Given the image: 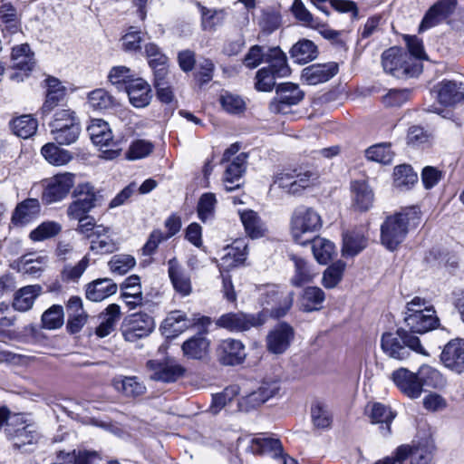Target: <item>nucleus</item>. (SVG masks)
I'll return each instance as SVG.
<instances>
[{
  "mask_svg": "<svg viewBox=\"0 0 464 464\" xmlns=\"http://www.w3.org/2000/svg\"><path fill=\"white\" fill-rule=\"evenodd\" d=\"M381 347L386 355L399 361L408 359L411 352L429 356L419 337L403 329H399L395 333L383 334Z\"/></svg>",
  "mask_w": 464,
  "mask_h": 464,
  "instance_id": "nucleus-1",
  "label": "nucleus"
},
{
  "mask_svg": "<svg viewBox=\"0 0 464 464\" xmlns=\"http://www.w3.org/2000/svg\"><path fill=\"white\" fill-rule=\"evenodd\" d=\"M323 226L321 216L312 208L300 206L292 213L290 233L294 241L305 246Z\"/></svg>",
  "mask_w": 464,
  "mask_h": 464,
  "instance_id": "nucleus-2",
  "label": "nucleus"
},
{
  "mask_svg": "<svg viewBox=\"0 0 464 464\" xmlns=\"http://www.w3.org/2000/svg\"><path fill=\"white\" fill-rule=\"evenodd\" d=\"M50 128L53 140L60 145L74 143L81 132L79 118L76 112L69 108L54 111Z\"/></svg>",
  "mask_w": 464,
  "mask_h": 464,
  "instance_id": "nucleus-3",
  "label": "nucleus"
},
{
  "mask_svg": "<svg viewBox=\"0 0 464 464\" xmlns=\"http://www.w3.org/2000/svg\"><path fill=\"white\" fill-rule=\"evenodd\" d=\"M5 433L15 449L27 451V446L35 445L41 438L38 427L24 414L10 417Z\"/></svg>",
  "mask_w": 464,
  "mask_h": 464,
  "instance_id": "nucleus-4",
  "label": "nucleus"
},
{
  "mask_svg": "<svg viewBox=\"0 0 464 464\" xmlns=\"http://www.w3.org/2000/svg\"><path fill=\"white\" fill-rule=\"evenodd\" d=\"M73 197L75 199L67 208V215L71 219L87 216L88 212L101 204L102 199V196L89 183L79 184L73 190Z\"/></svg>",
  "mask_w": 464,
  "mask_h": 464,
  "instance_id": "nucleus-5",
  "label": "nucleus"
},
{
  "mask_svg": "<svg viewBox=\"0 0 464 464\" xmlns=\"http://www.w3.org/2000/svg\"><path fill=\"white\" fill-rule=\"evenodd\" d=\"M407 213H397L388 217L381 227V240L388 249L394 250L404 240L408 233Z\"/></svg>",
  "mask_w": 464,
  "mask_h": 464,
  "instance_id": "nucleus-6",
  "label": "nucleus"
},
{
  "mask_svg": "<svg viewBox=\"0 0 464 464\" xmlns=\"http://www.w3.org/2000/svg\"><path fill=\"white\" fill-rule=\"evenodd\" d=\"M266 321L265 312L246 314L243 312L227 313L218 317L216 325L229 332H244L263 325Z\"/></svg>",
  "mask_w": 464,
  "mask_h": 464,
  "instance_id": "nucleus-7",
  "label": "nucleus"
},
{
  "mask_svg": "<svg viewBox=\"0 0 464 464\" xmlns=\"http://www.w3.org/2000/svg\"><path fill=\"white\" fill-rule=\"evenodd\" d=\"M316 178V174L310 170H285L275 177L274 185L288 194L295 195L309 187Z\"/></svg>",
  "mask_w": 464,
  "mask_h": 464,
  "instance_id": "nucleus-8",
  "label": "nucleus"
},
{
  "mask_svg": "<svg viewBox=\"0 0 464 464\" xmlns=\"http://www.w3.org/2000/svg\"><path fill=\"white\" fill-rule=\"evenodd\" d=\"M91 140L95 145L101 147H111L103 150V157L112 160L119 156L121 148L112 140V133L106 121L101 119H94L87 128Z\"/></svg>",
  "mask_w": 464,
  "mask_h": 464,
  "instance_id": "nucleus-9",
  "label": "nucleus"
},
{
  "mask_svg": "<svg viewBox=\"0 0 464 464\" xmlns=\"http://www.w3.org/2000/svg\"><path fill=\"white\" fill-rule=\"evenodd\" d=\"M277 98L271 102L269 109L274 113L286 114L289 108L298 104L304 98V92L298 85L292 82L280 84L276 90Z\"/></svg>",
  "mask_w": 464,
  "mask_h": 464,
  "instance_id": "nucleus-10",
  "label": "nucleus"
},
{
  "mask_svg": "<svg viewBox=\"0 0 464 464\" xmlns=\"http://www.w3.org/2000/svg\"><path fill=\"white\" fill-rule=\"evenodd\" d=\"M74 177V174L70 172L53 176L46 185L43 199L48 204L63 200L73 187Z\"/></svg>",
  "mask_w": 464,
  "mask_h": 464,
  "instance_id": "nucleus-11",
  "label": "nucleus"
},
{
  "mask_svg": "<svg viewBox=\"0 0 464 464\" xmlns=\"http://www.w3.org/2000/svg\"><path fill=\"white\" fill-rule=\"evenodd\" d=\"M216 353L218 362L225 366L241 364L246 357L244 343L233 338L222 340L218 345Z\"/></svg>",
  "mask_w": 464,
  "mask_h": 464,
  "instance_id": "nucleus-12",
  "label": "nucleus"
},
{
  "mask_svg": "<svg viewBox=\"0 0 464 464\" xmlns=\"http://www.w3.org/2000/svg\"><path fill=\"white\" fill-rule=\"evenodd\" d=\"M295 336L294 329L286 323H280L273 328L266 338V349L274 354H282L290 346Z\"/></svg>",
  "mask_w": 464,
  "mask_h": 464,
  "instance_id": "nucleus-13",
  "label": "nucleus"
},
{
  "mask_svg": "<svg viewBox=\"0 0 464 464\" xmlns=\"http://www.w3.org/2000/svg\"><path fill=\"white\" fill-rule=\"evenodd\" d=\"M154 327V320L149 314L145 313L133 314L130 315L123 331L124 339L128 342H135L148 336Z\"/></svg>",
  "mask_w": 464,
  "mask_h": 464,
  "instance_id": "nucleus-14",
  "label": "nucleus"
},
{
  "mask_svg": "<svg viewBox=\"0 0 464 464\" xmlns=\"http://www.w3.org/2000/svg\"><path fill=\"white\" fill-rule=\"evenodd\" d=\"M147 368L150 378L156 382H174L184 373V368L172 361L150 360Z\"/></svg>",
  "mask_w": 464,
  "mask_h": 464,
  "instance_id": "nucleus-15",
  "label": "nucleus"
},
{
  "mask_svg": "<svg viewBox=\"0 0 464 464\" xmlns=\"http://www.w3.org/2000/svg\"><path fill=\"white\" fill-rule=\"evenodd\" d=\"M432 93L444 106H453L464 101V83L444 80L433 86Z\"/></svg>",
  "mask_w": 464,
  "mask_h": 464,
  "instance_id": "nucleus-16",
  "label": "nucleus"
},
{
  "mask_svg": "<svg viewBox=\"0 0 464 464\" xmlns=\"http://www.w3.org/2000/svg\"><path fill=\"white\" fill-rule=\"evenodd\" d=\"M440 359L446 368L453 372H464V339L450 341L441 353Z\"/></svg>",
  "mask_w": 464,
  "mask_h": 464,
  "instance_id": "nucleus-17",
  "label": "nucleus"
},
{
  "mask_svg": "<svg viewBox=\"0 0 464 464\" xmlns=\"http://www.w3.org/2000/svg\"><path fill=\"white\" fill-rule=\"evenodd\" d=\"M457 0H438L425 14L420 25V31L431 28L446 18L455 11Z\"/></svg>",
  "mask_w": 464,
  "mask_h": 464,
  "instance_id": "nucleus-18",
  "label": "nucleus"
},
{
  "mask_svg": "<svg viewBox=\"0 0 464 464\" xmlns=\"http://www.w3.org/2000/svg\"><path fill=\"white\" fill-rule=\"evenodd\" d=\"M404 321L411 334H425L437 328L440 322L432 306L424 307L421 313L405 315Z\"/></svg>",
  "mask_w": 464,
  "mask_h": 464,
  "instance_id": "nucleus-19",
  "label": "nucleus"
},
{
  "mask_svg": "<svg viewBox=\"0 0 464 464\" xmlns=\"http://www.w3.org/2000/svg\"><path fill=\"white\" fill-rule=\"evenodd\" d=\"M45 99L41 107L43 116H47L59 106L66 97V88L62 84L59 79L49 76L45 79Z\"/></svg>",
  "mask_w": 464,
  "mask_h": 464,
  "instance_id": "nucleus-20",
  "label": "nucleus"
},
{
  "mask_svg": "<svg viewBox=\"0 0 464 464\" xmlns=\"http://www.w3.org/2000/svg\"><path fill=\"white\" fill-rule=\"evenodd\" d=\"M294 293H280L276 287L270 288L265 295L264 304L271 305V316L280 318L286 314L293 304Z\"/></svg>",
  "mask_w": 464,
  "mask_h": 464,
  "instance_id": "nucleus-21",
  "label": "nucleus"
},
{
  "mask_svg": "<svg viewBox=\"0 0 464 464\" xmlns=\"http://www.w3.org/2000/svg\"><path fill=\"white\" fill-rule=\"evenodd\" d=\"M111 383L116 392L126 398L135 399L143 396L147 392L146 385L137 376L117 375Z\"/></svg>",
  "mask_w": 464,
  "mask_h": 464,
  "instance_id": "nucleus-22",
  "label": "nucleus"
},
{
  "mask_svg": "<svg viewBox=\"0 0 464 464\" xmlns=\"http://www.w3.org/2000/svg\"><path fill=\"white\" fill-rule=\"evenodd\" d=\"M247 155L244 152L238 154L227 167L223 183L226 191L230 192L241 186V179L246 171Z\"/></svg>",
  "mask_w": 464,
  "mask_h": 464,
  "instance_id": "nucleus-23",
  "label": "nucleus"
},
{
  "mask_svg": "<svg viewBox=\"0 0 464 464\" xmlns=\"http://www.w3.org/2000/svg\"><path fill=\"white\" fill-rule=\"evenodd\" d=\"M396 386L408 397L416 399L420 396L418 373H413L406 368H400L392 374Z\"/></svg>",
  "mask_w": 464,
  "mask_h": 464,
  "instance_id": "nucleus-24",
  "label": "nucleus"
},
{
  "mask_svg": "<svg viewBox=\"0 0 464 464\" xmlns=\"http://www.w3.org/2000/svg\"><path fill=\"white\" fill-rule=\"evenodd\" d=\"M41 207L36 198H26L14 208L11 222L15 227H24L34 220L40 213Z\"/></svg>",
  "mask_w": 464,
  "mask_h": 464,
  "instance_id": "nucleus-25",
  "label": "nucleus"
},
{
  "mask_svg": "<svg viewBox=\"0 0 464 464\" xmlns=\"http://www.w3.org/2000/svg\"><path fill=\"white\" fill-rule=\"evenodd\" d=\"M352 206L359 211L369 210L374 201V194L367 182L355 180L351 183Z\"/></svg>",
  "mask_w": 464,
  "mask_h": 464,
  "instance_id": "nucleus-26",
  "label": "nucleus"
},
{
  "mask_svg": "<svg viewBox=\"0 0 464 464\" xmlns=\"http://www.w3.org/2000/svg\"><path fill=\"white\" fill-rule=\"evenodd\" d=\"M365 228L360 227L343 234L342 255L345 257L355 256L367 246Z\"/></svg>",
  "mask_w": 464,
  "mask_h": 464,
  "instance_id": "nucleus-27",
  "label": "nucleus"
},
{
  "mask_svg": "<svg viewBox=\"0 0 464 464\" xmlns=\"http://www.w3.org/2000/svg\"><path fill=\"white\" fill-rule=\"evenodd\" d=\"M404 56L406 55L400 48L392 47L386 50L382 55L383 70L395 77L408 74L410 72L408 66L405 65Z\"/></svg>",
  "mask_w": 464,
  "mask_h": 464,
  "instance_id": "nucleus-28",
  "label": "nucleus"
},
{
  "mask_svg": "<svg viewBox=\"0 0 464 464\" xmlns=\"http://www.w3.org/2000/svg\"><path fill=\"white\" fill-rule=\"evenodd\" d=\"M247 255V246L243 240H236L225 248V254L220 258V269L229 270L244 263Z\"/></svg>",
  "mask_w": 464,
  "mask_h": 464,
  "instance_id": "nucleus-29",
  "label": "nucleus"
},
{
  "mask_svg": "<svg viewBox=\"0 0 464 464\" xmlns=\"http://www.w3.org/2000/svg\"><path fill=\"white\" fill-rule=\"evenodd\" d=\"M337 71L335 63L313 64L303 70L302 79L309 85H316L327 82L337 73Z\"/></svg>",
  "mask_w": 464,
  "mask_h": 464,
  "instance_id": "nucleus-30",
  "label": "nucleus"
},
{
  "mask_svg": "<svg viewBox=\"0 0 464 464\" xmlns=\"http://www.w3.org/2000/svg\"><path fill=\"white\" fill-rule=\"evenodd\" d=\"M407 459L411 464H429L431 460V451L425 446L401 445L396 449V459L403 463Z\"/></svg>",
  "mask_w": 464,
  "mask_h": 464,
  "instance_id": "nucleus-31",
  "label": "nucleus"
},
{
  "mask_svg": "<svg viewBox=\"0 0 464 464\" xmlns=\"http://www.w3.org/2000/svg\"><path fill=\"white\" fill-rule=\"evenodd\" d=\"M126 92L130 102L136 108L146 107L151 99V90L148 82L144 80L138 78L130 81L126 85Z\"/></svg>",
  "mask_w": 464,
  "mask_h": 464,
  "instance_id": "nucleus-32",
  "label": "nucleus"
},
{
  "mask_svg": "<svg viewBox=\"0 0 464 464\" xmlns=\"http://www.w3.org/2000/svg\"><path fill=\"white\" fill-rule=\"evenodd\" d=\"M168 274L174 289L182 295H188L191 292V282L189 276L179 265L176 257L168 262Z\"/></svg>",
  "mask_w": 464,
  "mask_h": 464,
  "instance_id": "nucleus-33",
  "label": "nucleus"
},
{
  "mask_svg": "<svg viewBox=\"0 0 464 464\" xmlns=\"http://www.w3.org/2000/svg\"><path fill=\"white\" fill-rule=\"evenodd\" d=\"M209 344V340L200 333L184 342L181 348L187 358L201 360L208 355Z\"/></svg>",
  "mask_w": 464,
  "mask_h": 464,
  "instance_id": "nucleus-34",
  "label": "nucleus"
},
{
  "mask_svg": "<svg viewBox=\"0 0 464 464\" xmlns=\"http://www.w3.org/2000/svg\"><path fill=\"white\" fill-rule=\"evenodd\" d=\"M240 220L246 235L253 238H260L266 236L267 228L256 212L246 209L239 212Z\"/></svg>",
  "mask_w": 464,
  "mask_h": 464,
  "instance_id": "nucleus-35",
  "label": "nucleus"
},
{
  "mask_svg": "<svg viewBox=\"0 0 464 464\" xmlns=\"http://www.w3.org/2000/svg\"><path fill=\"white\" fill-rule=\"evenodd\" d=\"M116 292L117 285L109 278L94 280L86 286V297L93 302H101Z\"/></svg>",
  "mask_w": 464,
  "mask_h": 464,
  "instance_id": "nucleus-36",
  "label": "nucleus"
},
{
  "mask_svg": "<svg viewBox=\"0 0 464 464\" xmlns=\"http://www.w3.org/2000/svg\"><path fill=\"white\" fill-rule=\"evenodd\" d=\"M121 316V307L116 304H111L105 311L99 315L100 324L96 328V334L101 337L108 336L116 326Z\"/></svg>",
  "mask_w": 464,
  "mask_h": 464,
  "instance_id": "nucleus-37",
  "label": "nucleus"
},
{
  "mask_svg": "<svg viewBox=\"0 0 464 464\" xmlns=\"http://www.w3.org/2000/svg\"><path fill=\"white\" fill-rule=\"evenodd\" d=\"M366 411L369 413L372 423L385 424V427H382V432L384 436L391 433V423L395 418V413L391 408L380 402H374L367 405Z\"/></svg>",
  "mask_w": 464,
  "mask_h": 464,
  "instance_id": "nucleus-38",
  "label": "nucleus"
},
{
  "mask_svg": "<svg viewBox=\"0 0 464 464\" xmlns=\"http://www.w3.org/2000/svg\"><path fill=\"white\" fill-rule=\"evenodd\" d=\"M90 249L97 255L114 252L117 245L109 235V228L102 225L97 227L96 235L91 239Z\"/></svg>",
  "mask_w": 464,
  "mask_h": 464,
  "instance_id": "nucleus-39",
  "label": "nucleus"
},
{
  "mask_svg": "<svg viewBox=\"0 0 464 464\" xmlns=\"http://www.w3.org/2000/svg\"><path fill=\"white\" fill-rule=\"evenodd\" d=\"M192 325L191 321L180 311L170 312L162 323V329L168 337L181 334Z\"/></svg>",
  "mask_w": 464,
  "mask_h": 464,
  "instance_id": "nucleus-40",
  "label": "nucleus"
},
{
  "mask_svg": "<svg viewBox=\"0 0 464 464\" xmlns=\"http://www.w3.org/2000/svg\"><path fill=\"white\" fill-rule=\"evenodd\" d=\"M0 26L4 34H14L20 31L17 11L10 3L0 2Z\"/></svg>",
  "mask_w": 464,
  "mask_h": 464,
  "instance_id": "nucleus-41",
  "label": "nucleus"
},
{
  "mask_svg": "<svg viewBox=\"0 0 464 464\" xmlns=\"http://www.w3.org/2000/svg\"><path fill=\"white\" fill-rule=\"evenodd\" d=\"M292 59L297 63H307L317 57L316 45L308 39L299 40L290 50Z\"/></svg>",
  "mask_w": 464,
  "mask_h": 464,
  "instance_id": "nucleus-42",
  "label": "nucleus"
},
{
  "mask_svg": "<svg viewBox=\"0 0 464 464\" xmlns=\"http://www.w3.org/2000/svg\"><path fill=\"white\" fill-rule=\"evenodd\" d=\"M418 379L420 383V393L424 386L439 389L446 384L443 375L434 367L428 364L421 365L418 372Z\"/></svg>",
  "mask_w": 464,
  "mask_h": 464,
  "instance_id": "nucleus-43",
  "label": "nucleus"
},
{
  "mask_svg": "<svg viewBox=\"0 0 464 464\" xmlns=\"http://www.w3.org/2000/svg\"><path fill=\"white\" fill-rule=\"evenodd\" d=\"M324 299V292L320 287L308 286L303 290L300 305L304 312L317 311L323 307Z\"/></svg>",
  "mask_w": 464,
  "mask_h": 464,
  "instance_id": "nucleus-44",
  "label": "nucleus"
},
{
  "mask_svg": "<svg viewBox=\"0 0 464 464\" xmlns=\"http://www.w3.org/2000/svg\"><path fill=\"white\" fill-rule=\"evenodd\" d=\"M42 287L38 285H27L19 289L14 296L13 306L15 310L25 312L29 310L40 295Z\"/></svg>",
  "mask_w": 464,
  "mask_h": 464,
  "instance_id": "nucleus-45",
  "label": "nucleus"
},
{
  "mask_svg": "<svg viewBox=\"0 0 464 464\" xmlns=\"http://www.w3.org/2000/svg\"><path fill=\"white\" fill-rule=\"evenodd\" d=\"M266 63L270 64L267 68L277 77H286L290 74L286 56L278 47L271 48L266 52Z\"/></svg>",
  "mask_w": 464,
  "mask_h": 464,
  "instance_id": "nucleus-46",
  "label": "nucleus"
},
{
  "mask_svg": "<svg viewBox=\"0 0 464 464\" xmlns=\"http://www.w3.org/2000/svg\"><path fill=\"white\" fill-rule=\"evenodd\" d=\"M312 244V251L316 261L322 265L327 264L335 254V246L330 240L315 237H312L310 242Z\"/></svg>",
  "mask_w": 464,
  "mask_h": 464,
  "instance_id": "nucleus-47",
  "label": "nucleus"
},
{
  "mask_svg": "<svg viewBox=\"0 0 464 464\" xmlns=\"http://www.w3.org/2000/svg\"><path fill=\"white\" fill-rule=\"evenodd\" d=\"M10 125L14 134L28 139L36 133L38 121L32 115L25 114L14 119Z\"/></svg>",
  "mask_w": 464,
  "mask_h": 464,
  "instance_id": "nucleus-48",
  "label": "nucleus"
},
{
  "mask_svg": "<svg viewBox=\"0 0 464 464\" xmlns=\"http://www.w3.org/2000/svg\"><path fill=\"white\" fill-rule=\"evenodd\" d=\"M34 254L23 256L17 262V269L19 272L32 276H38L46 266V258L44 256H35Z\"/></svg>",
  "mask_w": 464,
  "mask_h": 464,
  "instance_id": "nucleus-49",
  "label": "nucleus"
},
{
  "mask_svg": "<svg viewBox=\"0 0 464 464\" xmlns=\"http://www.w3.org/2000/svg\"><path fill=\"white\" fill-rule=\"evenodd\" d=\"M41 153L50 164L54 166L66 165L72 159L71 152H69L66 150L61 149L60 147L52 142L43 146Z\"/></svg>",
  "mask_w": 464,
  "mask_h": 464,
  "instance_id": "nucleus-50",
  "label": "nucleus"
},
{
  "mask_svg": "<svg viewBox=\"0 0 464 464\" xmlns=\"http://www.w3.org/2000/svg\"><path fill=\"white\" fill-rule=\"evenodd\" d=\"M13 66L23 71H32L34 66V53L28 44H21L12 50Z\"/></svg>",
  "mask_w": 464,
  "mask_h": 464,
  "instance_id": "nucleus-51",
  "label": "nucleus"
},
{
  "mask_svg": "<svg viewBox=\"0 0 464 464\" xmlns=\"http://www.w3.org/2000/svg\"><path fill=\"white\" fill-rule=\"evenodd\" d=\"M418 180L417 173L407 164L399 165L393 170L394 186L401 189H409Z\"/></svg>",
  "mask_w": 464,
  "mask_h": 464,
  "instance_id": "nucleus-52",
  "label": "nucleus"
},
{
  "mask_svg": "<svg viewBox=\"0 0 464 464\" xmlns=\"http://www.w3.org/2000/svg\"><path fill=\"white\" fill-rule=\"evenodd\" d=\"M290 259L295 266V275L291 278V284L294 286H301L303 284L310 282L314 275L308 263L302 257L291 255Z\"/></svg>",
  "mask_w": 464,
  "mask_h": 464,
  "instance_id": "nucleus-53",
  "label": "nucleus"
},
{
  "mask_svg": "<svg viewBox=\"0 0 464 464\" xmlns=\"http://www.w3.org/2000/svg\"><path fill=\"white\" fill-rule=\"evenodd\" d=\"M90 106L96 111H107L116 105V100L104 89H96L88 95Z\"/></svg>",
  "mask_w": 464,
  "mask_h": 464,
  "instance_id": "nucleus-54",
  "label": "nucleus"
},
{
  "mask_svg": "<svg viewBox=\"0 0 464 464\" xmlns=\"http://www.w3.org/2000/svg\"><path fill=\"white\" fill-rule=\"evenodd\" d=\"M252 451L257 454L272 453L274 456L282 454L283 448L278 439L263 437L254 439L251 445Z\"/></svg>",
  "mask_w": 464,
  "mask_h": 464,
  "instance_id": "nucleus-55",
  "label": "nucleus"
},
{
  "mask_svg": "<svg viewBox=\"0 0 464 464\" xmlns=\"http://www.w3.org/2000/svg\"><path fill=\"white\" fill-rule=\"evenodd\" d=\"M291 11L295 19H297L303 25L312 29H318L321 26L319 19L314 17L307 10L302 0H294Z\"/></svg>",
  "mask_w": 464,
  "mask_h": 464,
  "instance_id": "nucleus-56",
  "label": "nucleus"
},
{
  "mask_svg": "<svg viewBox=\"0 0 464 464\" xmlns=\"http://www.w3.org/2000/svg\"><path fill=\"white\" fill-rule=\"evenodd\" d=\"M89 265L90 257L85 255L76 265L64 266L61 273L62 280L63 282H78Z\"/></svg>",
  "mask_w": 464,
  "mask_h": 464,
  "instance_id": "nucleus-57",
  "label": "nucleus"
},
{
  "mask_svg": "<svg viewBox=\"0 0 464 464\" xmlns=\"http://www.w3.org/2000/svg\"><path fill=\"white\" fill-rule=\"evenodd\" d=\"M365 157L369 160L386 165L392 161L393 152L391 150L390 144L380 143L368 148L365 150Z\"/></svg>",
  "mask_w": 464,
  "mask_h": 464,
  "instance_id": "nucleus-58",
  "label": "nucleus"
},
{
  "mask_svg": "<svg viewBox=\"0 0 464 464\" xmlns=\"http://www.w3.org/2000/svg\"><path fill=\"white\" fill-rule=\"evenodd\" d=\"M345 263L339 260L328 266L323 275L322 284L326 288L335 287L342 280Z\"/></svg>",
  "mask_w": 464,
  "mask_h": 464,
  "instance_id": "nucleus-59",
  "label": "nucleus"
},
{
  "mask_svg": "<svg viewBox=\"0 0 464 464\" xmlns=\"http://www.w3.org/2000/svg\"><path fill=\"white\" fill-rule=\"evenodd\" d=\"M62 227L59 223L54 221H47L39 225L35 229L31 231L30 238L33 241H43L44 239L53 237L59 234Z\"/></svg>",
  "mask_w": 464,
  "mask_h": 464,
  "instance_id": "nucleus-60",
  "label": "nucleus"
},
{
  "mask_svg": "<svg viewBox=\"0 0 464 464\" xmlns=\"http://www.w3.org/2000/svg\"><path fill=\"white\" fill-rule=\"evenodd\" d=\"M63 323V310L61 305H53L42 315L43 326L49 330L61 327Z\"/></svg>",
  "mask_w": 464,
  "mask_h": 464,
  "instance_id": "nucleus-61",
  "label": "nucleus"
},
{
  "mask_svg": "<svg viewBox=\"0 0 464 464\" xmlns=\"http://www.w3.org/2000/svg\"><path fill=\"white\" fill-rule=\"evenodd\" d=\"M311 417L314 425L320 429L328 428L332 423V415L329 410L321 402L313 404L311 408Z\"/></svg>",
  "mask_w": 464,
  "mask_h": 464,
  "instance_id": "nucleus-62",
  "label": "nucleus"
},
{
  "mask_svg": "<svg viewBox=\"0 0 464 464\" xmlns=\"http://www.w3.org/2000/svg\"><path fill=\"white\" fill-rule=\"evenodd\" d=\"M222 108L228 113L238 114L245 111V102L237 94L225 92L219 99Z\"/></svg>",
  "mask_w": 464,
  "mask_h": 464,
  "instance_id": "nucleus-63",
  "label": "nucleus"
},
{
  "mask_svg": "<svg viewBox=\"0 0 464 464\" xmlns=\"http://www.w3.org/2000/svg\"><path fill=\"white\" fill-rule=\"evenodd\" d=\"M135 264V258L130 255H115L108 263L111 272L119 275L126 274Z\"/></svg>",
  "mask_w": 464,
  "mask_h": 464,
  "instance_id": "nucleus-64",
  "label": "nucleus"
}]
</instances>
